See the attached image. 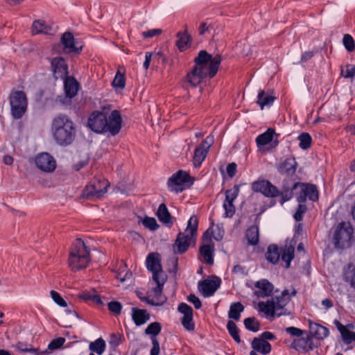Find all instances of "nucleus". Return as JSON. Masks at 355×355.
<instances>
[{
	"instance_id": "4",
	"label": "nucleus",
	"mask_w": 355,
	"mask_h": 355,
	"mask_svg": "<svg viewBox=\"0 0 355 355\" xmlns=\"http://www.w3.org/2000/svg\"><path fill=\"white\" fill-rule=\"evenodd\" d=\"M198 220L196 216L190 217L187 226L183 232H180L173 245V249L176 254H183L187 251L190 245L196 243Z\"/></svg>"
},
{
	"instance_id": "17",
	"label": "nucleus",
	"mask_w": 355,
	"mask_h": 355,
	"mask_svg": "<svg viewBox=\"0 0 355 355\" xmlns=\"http://www.w3.org/2000/svg\"><path fill=\"white\" fill-rule=\"evenodd\" d=\"M35 162L37 167L45 172H53L56 168V162L47 153H42L36 156Z\"/></svg>"
},
{
	"instance_id": "8",
	"label": "nucleus",
	"mask_w": 355,
	"mask_h": 355,
	"mask_svg": "<svg viewBox=\"0 0 355 355\" xmlns=\"http://www.w3.org/2000/svg\"><path fill=\"white\" fill-rule=\"evenodd\" d=\"M11 114L15 119H21L27 110L28 98L23 91L12 90L9 96Z\"/></svg>"
},
{
	"instance_id": "13",
	"label": "nucleus",
	"mask_w": 355,
	"mask_h": 355,
	"mask_svg": "<svg viewBox=\"0 0 355 355\" xmlns=\"http://www.w3.org/2000/svg\"><path fill=\"white\" fill-rule=\"evenodd\" d=\"M146 267L153 273V279L166 277L161 264V257L157 252L150 253L146 258Z\"/></svg>"
},
{
	"instance_id": "26",
	"label": "nucleus",
	"mask_w": 355,
	"mask_h": 355,
	"mask_svg": "<svg viewBox=\"0 0 355 355\" xmlns=\"http://www.w3.org/2000/svg\"><path fill=\"white\" fill-rule=\"evenodd\" d=\"M64 79L66 98L71 99L77 94L79 89V84L77 80L72 77H66Z\"/></svg>"
},
{
	"instance_id": "45",
	"label": "nucleus",
	"mask_w": 355,
	"mask_h": 355,
	"mask_svg": "<svg viewBox=\"0 0 355 355\" xmlns=\"http://www.w3.org/2000/svg\"><path fill=\"white\" fill-rule=\"evenodd\" d=\"M300 141L299 146L304 150L310 148L312 139L310 135L307 132H303L298 137Z\"/></svg>"
},
{
	"instance_id": "30",
	"label": "nucleus",
	"mask_w": 355,
	"mask_h": 355,
	"mask_svg": "<svg viewBox=\"0 0 355 355\" xmlns=\"http://www.w3.org/2000/svg\"><path fill=\"white\" fill-rule=\"evenodd\" d=\"M297 163L294 158H287L280 165L279 171L286 176L293 175L296 171Z\"/></svg>"
},
{
	"instance_id": "29",
	"label": "nucleus",
	"mask_w": 355,
	"mask_h": 355,
	"mask_svg": "<svg viewBox=\"0 0 355 355\" xmlns=\"http://www.w3.org/2000/svg\"><path fill=\"white\" fill-rule=\"evenodd\" d=\"M253 351L262 354H268L271 351V345L268 342L261 340L260 338H254L251 343Z\"/></svg>"
},
{
	"instance_id": "3",
	"label": "nucleus",
	"mask_w": 355,
	"mask_h": 355,
	"mask_svg": "<svg viewBox=\"0 0 355 355\" xmlns=\"http://www.w3.org/2000/svg\"><path fill=\"white\" fill-rule=\"evenodd\" d=\"M51 130L54 140L60 146L71 144L76 137L74 123L64 114H59L53 119Z\"/></svg>"
},
{
	"instance_id": "16",
	"label": "nucleus",
	"mask_w": 355,
	"mask_h": 355,
	"mask_svg": "<svg viewBox=\"0 0 355 355\" xmlns=\"http://www.w3.org/2000/svg\"><path fill=\"white\" fill-rule=\"evenodd\" d=\"M252 189L254 192L261 193L266 197H277L279 195L278 189L268 180L257 181L252 183Z\"/></svg>"
},
{
	"instance_id": "40",
	"label": "nucleus",
	"mask_w": 355,
	"mask_h": 355,
	"mask_svg": "<svg viewBox=\"0 0 355 355\" xmlns=\"http://www.w3.org/2000/svg\"><path fill=\"white\" fill-rule=\"evenodd\" d=\"M106 344L102 338L96 339L94 342H91L89 345L90 351L96 353L98 355H101L105 349Z\"/></svg>"
},
{
	"instance_id": "63",
	"label": "nucleus",
	"mask_w": 355,
	"mask_h": 355,
	"mask_svg": "<svg viewBox=\"0 0 355 355\" xmlns=\"http://www.w3.org/2000/svg\"><path fill=\"white\" fill-rule=\"evenodd\" d=\"M153 53L152 52H146L145 55V61L144 62V67L145 69H148L150 65V62L153 59Z\"/></svg>"
},
{
	"instance_id": "62",
	"label": "nucleus",
	"mask_w": 355,
	"mask_h": 355,
	"mask_svg": "<svg viewBox=\"0 0 355 355\" xmlns=\"http://www.w3.org/2000/svg\"><path fill=\"white\" fill-rule=\"evenodd\" d=\"M293 187H291V189H290L289 187H286L285 185L283 186L282 187V191H279V195L280 196H289L290 198H292L293 197Z\"/></svg>"
},
{
	"instance_id": "21",
	"label": "nucleus",
	"mask_w": 355,
	"mask_h": 355,
	"mask_svg": "<svg viewBox=\"0 0 355 355\" xmlns=\"http://www.w3.org/2000/svg\"><path fill=\"white\" fill-rule=\"evenodd\" d=\"M178 311L183 314L182 324L187 331H193L195 324L193 321V309L186 303H181L178 306Z\"/></svg>"
},
{
	"instance_id": "18",
	"label": "nucleus",
	"mask_w": 355,
	"mask_h": 355,
	"mask_svg": "<svg viewBox=\"0 0 355 355\" xmlns=\"http://www.w3.org/2000/svg\"><path fill=\"white\" fill-rule=\"evenodd\" d=\"M49 60L51 62L54 78L55 79L65 78L68 74V66L64 59L61 57H55Z\"/></svg>"
},
{
	"instance_id": "25",
	"label": "nucleus",
	"mask_w": 355,
	"mask_h": 355,
	"mask_svg": "<svg viewBox=\"0 0 355 355\" xmlns=\"http://www.w3.org/2000/svg\"><path fill=\"white\" fill-rule=\"evenodd\" d=\"M275 305V310L277 311V316H281L286 315V313L284 311V307L290 301V296L288 291H284L282 293L280 296H277L275 298H272Z\"/></svg>"
},
{
	"instance_id": "37",
	"label": "nucleus",
	"mask_w": 355,
	"mask_h": 355,
	"mask_svg": "<svg viewBox=\"0 0 355 355\" xmlns=\"http://www.w3.org/2000/svg\"><path fill=\"white\" fill-rule=\"evenodd\" d=\"M51 27L42 21H35L32 26V32L33 34H51Z\"/></svg>"
},
{
	"instance_id": "54",
	"label": "nucleus",
	"mask_w": 355,
	"mask_h": 355,
	"mask_svg": "<svg viewBox=\"0 0 355 355\" xmlns=\"http://www.w3.org/2000/svg\"><path fill=\"white\" fill-rule=\"evenodd\" d=\"M65 343L64 338H58L53 340L48 345L49 349L53 350L60 348Z\"/></svg>"
},
{
	"instance_id": "39",
	"label": "nucleus",
	"mask_w": 355,
	"mask_h": 355,
	"mask_svg": "<svg viewBox=\"0 0 355 355\" xmlns=\"http://www.w3.org/2000/svg\"><path fill=\"white\" fill-rule=\"evenodd\" d=\"M295 349L300 352H308L313 349L312 342L310 339L300 338L295 341Z\"/></svg>"
},
{
	"instance_id": "14",
	"label": "nucleus",
	"mask_w": 355,
	"mask_h": 355,
	"mask_svg": "<svg viewBox=\"0 0 355 355\" xmlns=\"http://www.w3.org/2000/svg\"><path fill=\"white\" fill-rule=\"evenodd\" d=\"M278 137L279 134H277L273 128H268L265 132L256 138L257 147L261 149L262 147L269 145L270 149L275 148L279 144Z\"/></svg>"
},
{
	"instance_id": "57",
	"label": "nucleus",
	"mask_w": 355,
	"mask_h": 355,
	"mask_svg": "<svg viewBox=\"0 0 355 355\" xmlns=\"http://www.w3.org/2000/svg\"><path fill=\"white\" fill-rule=\"evenodd\" d=\"M154 60H156L157 62H162V64H165L167 61L166 56L164 55L162 51H157L153 53V58Z\"/></svg>"
},
{
	"instance_id": "49",
	"label": "nucleus",
	"mask_w": 355,
	"mask_h": 355,
	"mask_svg": "<svg viewBox=\"0 0 355 355\" xmlns=\"http://www.w3.org/2000/svg\"><path fill=\"white\" fill-rule=\"evenodd\" d=\"M50 293L52 299L57 304L62 307H66L67 306L66 301L62 297V296L58 292L55 291H51Z\"/></svg>"
},
{
	"instance_id": "60",
	"label": "nucleus",
	"mask_w": 355,
	"mask_h": 355,
	"mask_svg": "<svg viewBox=\"0 0 355 355\" xmlns=\"http://www.w3.org/2000/svg\"><path fill=\"white\" fill-rule=\"evenodd\" d=\"M188 300H189V302L192 303L193 304V306H195V308L197 309H200L202 306L200 299L198 297H196L195 295L191 294L188 297Z\"/></svg>"
},
{
	"instance_id": "19",
	"label": "nucleus",
	"mask_w": 355,
	"mask_h": 355,
	"mask_svg": "<svg viewBox=\"0 0 355 355\" xmlns=\"http://www.w3.org/2000/svg\"><path fill=\"white\" fill-rule=\"evenodd\" d=\"M203 241L204 244L200 248V253L206 263L212 265L214 263V244L207 231L203 235Z\"/></svg>"
},
{
	"instance_id": "56",
	"label": "nucleus",
	"mask_w": 355,
	"mask_h": 355,
	"mask_svg": "<svg viewBox=\"0 0 355 355\" xmlns=\"http://www.w3.org/2000/svg\"><path fill=\"white\" fill-rule=\"evenodd\" d=\"M153 347L150 350V355H159V344L156 337H151Z\"/></svg>"
},
{
	"instance_id": "41",
	"label": "nucleus",
	"mask_w": 355,
	"mask_h": 355,
	"mask_svg": "<svg viewBox=\"0 0 355 355\" xmlns=\"http://www.w3.org/2000/svg\"><path fill=\"white\" fill-rule=\"evenodd\" d=\"M227 329L229 331V334L231 335L233 339L237 343H240L241 340L239 334V329H238L235 322H234L232 320L228 321L227 324Z\"/></svg>"
},
{
	"instance_id": "22",
	"label": "nucleus",
	"mask_w": 355,
	"mask_h": 355,
	"mask_svg": "<svg viewBox=\"0 0 355 355\" xmlns=\"http://www.w3.org/2000/svg\"><path fill=\"white\" fill-rule=\"evenodd\" d=\"M166 279V277H158L157 279H153V280L156 282L157 286L153 288V291L154 293L155 297L157 299L155 300L154 298L150 299V297H147L143 299V301H145L147 303L155 306H159L162 304L165 300L162 297V293Z\"/></svg>"
},
{
	"instance_id": "59",
	"label": "nucleus",
	"mask_w": 355,
	"mask_h": 355,
	"mask_svg": "<svg viewBox=\"0 0 355 355\" xmlns=\"http://www.w3.org/2000/svg\"><path fill=\"white\" fill-rule=\"evenodd\" d=\"M237 166L235 163L232 162L229 164L227 166V173L230 178H232L236 173Z\"/></svg>"
},
{
	"instance_id": "43",
	"label": "nucleus",
	"mask_w": 355,
	"mask_h": 355,
	"mask_svg": "<svg viewBox=\"0 0 355 355\" xmlns=\"http://www.w3.org/2000/svg\"><path fill=\"white\" fill-rule=\"evenodd\" d=\"M162 330V325L158 322L150 323L145 329V334L151 336V337H156Z\"/></svg>"
},
{
	"instance_id": "2",
	"label": "nucleus",
	"mask_w": 355,
	"mask_h": 355,
	"mask_svg": "<svg viewBox=\"0 0 355 355\" xmlns=\"http://www.w3.org/2000/svg\"><path fill=\"white\" fill-rule=\"evenodd\" d=\"M122 118L119 111L112 110L108 117L105 112H94L88 119V126L96 133L109 132L116 135L121 129Z\"/></svg>"
},
{
	"instance_id": "53",
	"label": "nucleus",
	"mask_w": 355,
	"mask_h": 355,
	"mask_svg": "<svg viewBox=\"0 0 355 355\" xmlns=\"http://www.w3.org/2000/svg\"><path fill=\"white\" fill-rule=\"evenodd\" d=\"M306 206L304 204L300 203L296 212L294 214V218L296 221H300L302 220L303 214L306 211Z\"/></svg>"
},
{
	"instance_id": "36",
	"label": "nucleus",
	"mask_w": 355,
	"mask_h": 355,
	"mask_svg": "<svg viewBox=\"0 0 355 355\" xmlns=\"http://www.w3.org/2000/svg\"><path fill=\"white\" fill-rule=\"evenodd\" d=\"M245 237L249 245H256L259 241V228L257 225L250 227L245 233Z\"/></svg>"
},
{
	"instance_id": "31",
	"label": "nucleus",
	"mask_w": 355,
	"mask_h": 355,
	"mask_svg": "<svg viewBox=\"0 0 355 355\" xmlns=\"http://www.w3.org/2000/svg\"><path fill=\"white\" fill-rule=\"evenodd\" d=\"M311 334L318 340H322L329 334V329L317 323H310L309 325Z\"/></svg>"
},
{
	"instance_id": "55",
	"label": "nucleus",
	"mask_w": 355,
	"mask_h": 355,
	"mask_svg": "<svg viewBox=\"0 0 355 355\" xmlns=\"http://www.w3.org/2000/svg\"><path fill=\"white\" fill-rule=\"evenodd\" d=\"M286 332L291 336L300 337L302 335L303 331L295 327H289L286 328Z\"/></svg>"
},
{
	"instance_id": "5",
	"label": "nucleus",
	"mask_w": 355,
	"mask_h": 355,
	"mask_svg": "<svg viewBox=\"0 0 355 355\" xmlns=\"http://www.w3.org/2000/svg\"><path fill=\"white\" fill-rule=\"evenodd\" d=\"M90 261L89 250L81 239H77L72 244L69 255V266L73 271L84 269Z\"/></svg>"
},
{
	"instance_id": "34",
	"label": "nucleus",
	"mask_w": 355,
	"mask_h": 355,
	"mask_svg": "<svg viewBox=\"0 0 355 355\" xmlns=\"http://www.w3.org/2000/svg\"><path fill=\"white\" fill-rule=\"evenodd\" d=\"M178 40L176 42V45L180 51L186 50L190 45L191 39V36L188 34L187 27L183 33H178L177 34Z\"/></svg>"
},
{
	"instance_id": "11",
	"label": "nucleus",
	"mask_w": 355,
	"mask_h": 355,
	"mask_svg": "<svg viewBox=\"0 0 355 355\" xmlns=\"http://www.w3.org/2000/svg\"><path fill=\"white\" fill-rule=\"evenodd\" d=\"M190 181V175L186 171H179L174 173L167 182L168 189L174 193L183 191Z\"/></svg>"
},
{
	"instance_id": "7",
	"label": "nucleus",
	"mask_w": 355,
	"mask_h": 355,
	"mask_svg": "<svg viewBox=\"0 0 355 355\" xmlns=\"http://www.w3.org/2000/svg\"><path fill=\"white\" fill-rule=\"evenodd\" d=\"M354 230L348 223H340L334 234L332 242L337 250H344L350 246Z\"/></svg>"
},
{
	"instance_id": "28",
	"label": "nucleus",
	"mask_w": 355,
	"mask_h": 355,
	"mask_svg": "<svg viewBox=\"0 0 355 355\" xmlns=\"http://www.w3.org/2000/svg\"><path fill=\"white\" fill-rule=\"evenodd\" d=\"M132 318L137 326H141L150 320V314L145 309L132 307Z\"/></svg>"
},
{
	"instance_id": "48",
	"label": "nucleus",
	"mask_w": 355,
	"mask_h": 355,
	"mask_svg": "<svg viewBox=\"0 0 355 355\" xmlns=\"http://www.w3.org/2000/svg\"><path fill=\"white\" fill-rule=\"evenodd\" d=\"M341 76L345 78H352L355 76V65L347 64L341 69Z\"/></svg>"
},
{
	"instance_id": "27",
	"label": "nucleus",
	"mask_w": 355,
	"mask_h": 355,
	"mask_svg": "<svg viewBox=\"0 0 355 355\" xmlns=\"http://www.w3.org/2000/svg\"><path fill=\"white\" fill-rule=\"evenodd\" d=\"M159 220L168 227H171L173 224V217L164 203L159 205L156 213Z\"/></svg>"
},
{
	"instance_id": "24",
	"label": "nucleus",
	"mask_w": 355,
	"mask_h": 355,
	"mask_svg": "<svg viewBox=\"0 0 355 355\" xmlns=\"http://www.w3.org/2000/svg\"><path fill=\"white\" fill-rule=\"evenodd\" d=\"M254 294L263 298L272 295L274 286L268 280L262 279L254 283Z\"/></svg>"
},
{
	"instance_id": "58",
	"label": "nucleus",
	"mask_w": 355,
	"mask_h": 355,
	"mask_svg": "<svg viewBox=\"0 0 355 355\" xmlns=\"http://www.w3.org/2000/svg\"><path fill=\"white\" fill-rule=\"evenodd\" d=\"M162 33V30L159 28L149 30L142 33V35L144 38L153 37L155 35H158Z\"/></svg>"
},
{
	"instance_id": "20",
	"label": "nucleus",
	"mask_w": 355,
	"mask_h": 355,
	"mask_svg": "<svg viewBox=\"0 0 355 355\" xmlns=\"http://www.w3.org/2000/svg\"><path fill=\"white\" fill-rule=\"evenodd\" d=\"M220 283V279L215 277L213 279H205L200 282L198 288L204 297H210L219 288Z\"/></svg>"
},
{
	"instance_id": "1",
	"label": "nucleus",
	"mask_w": 355,
	"mask_h": 355,
	"mask_svg": "<svg viewBox=\"0 0 355 355\" xmlns=\"http://www.w3.org/2000/svg\"><path fill=\"white\" fill-rule=\"evenodd\" d=\"M194 62V66L185 77V82L192 87L199 85L206 78H212L216 76L221 57L219 55L212 57L206 51L202 50L195 58Z\"/></svg>"
},
{
	"instance_id": "64",
	"label": "nucleus",
	"mask_w": 355,
	"mask_h": 355,
	"mask_svg": "<svg viewBox=\"0 0 355 355\" xmlns=\"http://www.w3.org/2000/svg\"><path fill=\"white\" fill-rule=\"evenodd\" d=\"M95 291H93L92 293L90 292H83L80 295V297L85 301H92L93 295Z\"/></svg>"
},
{
	"instance_id": "61",
	"label": "nucleus",
	"mask_w": 355,
	"mask_h": 355,
	"mask_svg": "<svg viewBox=\"0 0 355 355\" xmlns=\"http://www.w3.org/2000/svg\"><path fill=\"white\" fill-rule=\"evenodd\" d=\"M259 338L266 342H268V340H272L275 339V336L270 331H264L259 335Z\"/></svg>"
},
{
	"instance_id": "10",
	"label": "nucleus",
	"mask_w": 355,
	"mask_h": 355,
	"mask_svg": "<svg viewBox=\"0 0 355 355\" xmlns=\"http://www.w3.org/2000/svg\"><path fill=\"white\" fill-rule=\"evenodd\" d=\"M293 189H299L297 200L300 203H304L307 199L316 201L318 199V191L314 184L297 182L293 185Z\"/></svg>"
},
{
	"instance_id": "42",
	"label": "nucleus",
	"mask_w": 355,
	"mask_h": 355,
	"mask_svg": "<svg viewBox=\"0 0 355 355\" xmlns=\"http://www.w3.org/2000/svg\"><path fill=\"white\" fill-rule=\"evenodd\" d=\"M245 327L250 331L257 332L260 329V322L255 318H247L243 321Z\"/></svg>"
},
{
	"instance_id": "9",
	"label": "nucleus",
	"mask_w": 355,
	"mask_h": 355,
	"mask_svg": "<svg viewBox=\"0 0 355 355\" xmlns=\"http://www.w3.org/2000/svg\"><path fill=\"white\" fill-rule=\"evenodd\" d=\"M109 182L104 178L93 179L85 188L83 196L87 199H98L106 192Z\"/></svg>"
},
{
	"instance_id": "38",
	"label": "nucleus",
	"mask_w": 355,
	"mask_h": 355,
	"mask_svg": "<svg viewBox=\"0 0 355 355\" xmlns=\"http://www.w3.org/2000/svg\"><path fill=\"white\" fill-rule=\"evenodd\" d=\"M244 311V306L241 302L232 303L228 312V317L234 320H239L241 313Z\"/></svg>"
},
{
	"instance_id": "33",
	"label": "nucleus",
	"mask_w": 355,
	"mask_h": 355,
	"mask_svg": "<svg viewBox=\"0 0 355 355\" xmlns=\"http://www.w3.org/2000/svg\"><path fill=\"white\" fill-rule=\"evenodd\" d=\"M336 327L342 335L343 340L345 343L350 344L352 341L355 340V333L350 331L347 327L343 325L339 321L334 322Z\"/></svg>"
},
{
	"instance_id": "46",
	"label": "nucleus",
	"mask_w": 355,
	"mask_h": 355,
	"mask_svg": "<svg viewBox=\"0 0 355 355\" xmlns=\"http://www.w3.org/2000/svg\"><path fill=\"white\" fill-rule=\"evenodd\" d=\"M112 86L115 89H123L125 86V78L124 75L119 70L117 71L115 77L112 81Z\"/></svg>"
},
{
	"instance_id": "35",
	"label": "nucleus",
	"mask_w": 355,
	"mask_h": 355,
	"mask_svg": "<svg viewBox=\"0 0 355 355\" xmlns=\"http://www.w3.org/2000/svg\"><path fill=\"white\" fill-rule=\"evenodd\" d=\"M275 98L269 94L265 92L263 90H260L257 96V104L260 106L261 109L263 110L265 106H270Z\"/></svg>"
},
{
	"instance_id": "51",
	"label": "nucleus",
	"mask_w": 355,
	"mask_h": 355,
	"mask_svg": "<svg viewBox=\"0 0 355 355\" xmlns=\"http://www.w3.org/2000/svg\"><path fill=\"white\" fill-rule=\"evenodd\" d=\"M131 276V273L127 270L125 266H123L117 272L116 277L121 282H124L126 279H129Z\"/></svg>"
},
{
	"instance_id": "44",
	"label": "nucleus",
	"mask_w": 355,
	"mask_h": 355,
	"mask_svg": "<svg viewBox=\"0 0 355 355\" xmlns=\"http://www.w3.org/2000/svg\"><path fill=\"white\" fill-rule=\"evenodd\" d=\"M344 279L352 287H355V268L349 266L344 272Z\"/></svg>"
},
{
	"instance_id": "15",
	"label": "nucleus",
	"mask_w": 355,
	"mask_h": 355,
	"mask_svg": "<svg viewBox=\"0 0 355 355\" xmlns=\"http://www.w3.org/2000/svg\"><path fill=\"white\" fill-rule=\"evenodd\" d=\"M239 193V187L235 185L232 189L225 191V199L223 202V209H225V216L232 218L236 211L234 201L237 198Z\"/></svg>"
},
{
	"instance_id": "12",
	"label": "nucleus",
	"mask_w": 355,
	"mask_h": 355,
	"mask_svg": "<svg viewBox=\"0 0 355 355\" xmlns=\"http://www.w3.org/2000/svg\"><path fill=\"white\" fill-rule=\"evenodd\" d=\"M214 144V137L207 136L202 142L195 149L193 157V164L196 167L201 165L208 153L210 147Z\"/></svg>"
},
{
	"instance_id": "32",
	"label": "nucleus",
	"mask_w": 355,
	"mask_h": 355,
	"mask_svg": "<svg viewBox=\"0 0 355 355\" xmlns=\"http://www.w3.org/2000/svg\"><path fill=\"white\" fill-rule=\"evenodd\" d=\"M258 309L259 311L264 313V314L268 317H274L275 315H277L275 305L272 300H268L267 302H259Z\"/></svg>"
},
{
	"instance_id": "23",
	"label": "nucleus",
	"mask_w": 355,
	"mask_h": 355,
	"mask_svg": "<svg viewBox=\"0 0 355 355\" xmlns=\"http://www.w3.org/2000/svg\"><path fill=\"white\" fill-rule=\"evenodd\" d=\"M61 42L65 53H79L82 50V46H78L75 42L73 35L69 32L64 33L61 37Z\"/></svg>"
},
{
	"instance_id": "47",
	"label": "nucleus",
	"mask_w": 355,
	"mask_h": 355,
	"mask_svg": "<svg viewBox=\"0 0 355 355\" xmlns=\"http://www.w3.org/2000/svg\"><path fill=\"white\" fill-rule=\"evenodd\" d=\"M143 225L152 230L155 231L157 230L159 227L157 220L155 218L146 216L144 219L141 220Z\"/></svg>"
},
{
	"instance_id": "52",
	"label": "nucleus",
	"mask_w": 355,
	"mask_h": 355,
	"mask_svg": "<svg viewBox=\"0 0 355 355\" xmlns=\"http://www.w3.org/2000/svg\"><path fill=\"white\" fill-rule=\"evenodd\" d=\"M108 309L115 315H119L121 311L122 306L120 302L113 301L107 304Z\"/></svg>"
},
{
	"instance_id": "6",
	"label": "nucleus",
	"mask_w": 355,
	"mask_h": 355,
	"mask_svg": "<svg viewBox=\"0 0 355 355\" xmlns=\"http://www.w3.org/2000/svg\"><path fill=\"white\" fill-rule=\"evenodd\" d=\"M294 252L295 248L291 244H286L281 249L276 245H270L268 247L265 256L266 259L273 264L277 263L281 257L282 260L285 262V268H288L291 261L294 258Z\"/></svg>"
},
{
	"instance_id": "50",
	"label": "nucleus",
	"mask_w": 355,
	"mask_h": 355,
	"mask_svg": "<svg viewBox=\"0 0 355 355\" xmlns=\"http://www.w3.org/2000/svg\"><path fill=\"white\" fill-rule=\"evenodd\" d=\"M343 44L349 51H352L355 48L354 40L353 37L348 34L344 35Z\"/></svg>"
}]
</instances>
